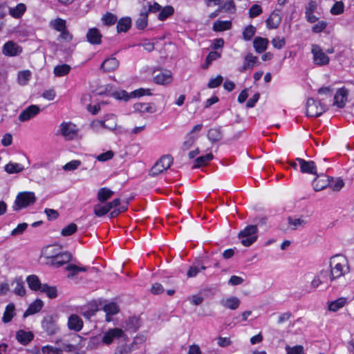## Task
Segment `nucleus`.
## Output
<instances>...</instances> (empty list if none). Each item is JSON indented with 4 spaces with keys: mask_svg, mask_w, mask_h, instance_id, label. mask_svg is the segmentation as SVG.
<instances>
[{
    "mask_svg": "<svg viewBox=\"0 0 354 354\" xmlns=\"http://www.w3.org/2000/svg\"><path fill=\"white\" fill-rule=\"evenodd\" d=\"M117 100H123L124 101H128L131 97H141L144 95H151V93L149 89L139 88L135 90L129 94L126 91H115L111 93Z\"/></svg>",
    "mask_w": 354,
    "mask_h": 354,
    "instance_id": "0eeeda50",
    "label": "nucleus"
},
{
    "mask_svg": "<svg viewBox=\"0 0 354 354\" xmlns=\"http://www.w3.org/2000/svg\"><path fill=\"white\" fill-rule=\"evenodd\" d=\"M232 24H214L213 30L214 31H223L231 28Z\"/></svg>",
    "mask_w": 354,
    "mask_h": 354,
    "instance_id": "e2e57ef3",
    "label": "nucleus"
},
{
    "mask_svg": "<svg viewBox=\"0 0 354 354\" xmlns=\"http://www.w3.org/2000/svg\"><path fill=\"white\" fill-rule=\"evenodd\" d=\"M15 304L13 303L8 304L6 306L5 311L3 313V317H2V322L3 323L10 322L15 315Z\"/></svg>",
    "mask_w": 354,
    "mask_h": 354,
    "instance_id": "a878e982",
    "label": "nucleus"
},
{
    "mask_svg": "<svg viewBox=\"0 0 354 354\" xmlns=\"http://www.w3.org/2000/svg\"><path fill=\"white\" fill-rule=\"evenodd\" d=\"M54 249L53 246H48L44 251L45 257L48 261H52L53 257H55V254H58L57 252H54Z\"/></svg>",
    "mask_w": 354,
    "mask_h": 354,
    "instance_id": "0e129e2a",
    "label": "nucleus"
},
{
    "mask_svg": "<svg viewBox=\"0 0 354 354\" xmlns=\"http://www.w3.org/2000/svg\"><path fill=\"white\" fill-rule=\"evenodd\" d=\"M102 22H131V19L129 17H122L120 20H118V17L116 15L111 13L106 12L102 17Z\"/></svg>",
    "mask_w": 354,
    "mask_h": 354,
    "instance_id": "c85d7f7f",
    "label": "nucleus"
},
{
    "mask_svg": "<svg viewBox=\"0 0 354 354\" xmlns=\"http://www.w3.org/2000/svg\"><path fill=\"white\" fill-rule=\"evenodd\" d=\"M71 257V254L69 252L55 254V257H53L52 261H48L47 263L55 268H59L69 262Z\"/></svg>",
    "mask_w": 354,
    "mask_h": 354,
    "instance_id": "f8f14e48",
    "label": "nucleus"
},
{
    "mask_svg": "<svg viewBox=\"0 0 354 354\" xmlns=\"http://www.w3.org/2000/svg\"><path fill=\"white\" fill-rule=\"evenodd\" d=\"M102 35L95 28H90V44H100L102 42Z\"/></svg>",
    "mask_w": 354,
    "mask_h": 354,
    "instance_id": "2f4dec72",
    "label": "nucleus"
},
{
    "mask_svg": "<svg viewBox=\"0 0 354 354\" xmlns=\"http://www.w3.org/2000/svg\"><path fill=\"white\" fill-rule=\"evenodd\" d=\"M77 225L76 224L72 223L64 227L62 231L61 234L64 236H71L74 234L77 231Z\"/></svg>",
    "mask_w": 354,
    "mask_h": 354,
    "instance_id": "09e8293b",
    "label": "nucleus"
},
{
    "mask_svg": "<svg viewBox=\"0 0 354 354\" xmlns=\"http://www.w3.org/2000/svg\"><path fill=\"white\" fill-rule=\"evenodd\" d=\"M126 327L129 330H133L134 332L140 327V319L136 317H129L126 321Z\"/></svg>",
    "mask_w": 354,
    "mask_h": 354,
    "instance_id": "79ce46f5",
    "label": "nucleus"
},
{
    "mask_svg": "<svg viewBox=\"0 0 354 354\" xmlns=\"http://www.w3.org/2000/svg\"><path fill=\"white\" fill-rule=\"evenodd\" d=\"M241 301L236 297H230L225 299H222L221 301V304L223 307L229 308L230 310L237 309L239 307Z\"/></svg>",
    "mask_w": 354,
    "mask_h": 354,
    "instance_id": "b1692460",
    "label": "nucleus"
},
{
    "mask_svg": "<svg viewBox=\"0 0 354 354\" xmlns=\"http://www.w3.org/2000/svg\"><path fill=\"white\" fill-rule=\"evenodd\" d=\"M40 112V108L37 105H30L23 110L18 119L20 122H26L33 118Z\"/></svg>",
    "mask_w": 354,
    "mask_h": 354,
    "instance_id": "9b49d317",
    "label": "nucleus"
},
{
    "mask_svg": "<svg viewBox=\"0 0 354 354\" xmlns=\"http://www.w3.org/2000/svg\"><path fill=\"white\" fill-rule=\"evenodd\" d=\"M223 80V77L220 75L215 78L211 79L207 84L208 88H213L219 86L221 84Z\"/></svg>",
    "mask_w": 354,
    "mask_h": 354,
    "instance_id": "5fc2aeb1",
    "label": "nucleus"
},
{
    "mask_svg": "<svg viewBox=\"0 0 354 354\" xmlns=\"http://www.w3.org/2000/svg\"><path fill=\"white\" fill-rule=\"evenodd\" d=\"M28 224L26 223H22L19 224L16 228L13 229L11 232L12 236H17L21 234L27 228Z\"/></svg>",
    "mask_w": 354,
    "mask_h": 354,
    "instance_id": "6e6d98bb",
    "label": "nucleus"
},
{
    "mask_svg": "<svg viewBox=\"0 0 354 354\" xmlns=\"http://www.w3.org/2000/svg\"><path fill=\"white\" fill-rule=\"evenodd\" d=\"M3 53L7 56H16L20 54L22 48L12 41L6 42L3 46Z\"/></svg>",
    "mask_w": 354,
    "mask_h": 354,
    "instance_id": "dca6fc26",
    "label": "nucleus"
},
{
    "mask_svg": "<svg viewBox=\"0 0 354 354\" xmlns=\"http://www.w3.org/2000/svg\"><path fill=\"white\" fill-rule=\"evenodd\" d=\"M174 12V9L171 6H167L162 8L158 15V19L160 21L166 20L169 16L172 15Z\"/></svg>",
    "mask_w": 354,
    "mask_h": 354,
    "instance_id": "f704fd0d",
    "label": "nucleus"
},
{
    "mask_svg": "<svg viewBox=\"0 0 354 354\" xmlns=\"http://www.w3.org/2000/svg\"><path fill=\"white\" fill-rule=\"evenodd\" d=\"M41 292L45 293L50 299H55L57 297V290L55 286H50L47 283H43Z\"/></svg>",
    "mask_w": 354,
    "mask_h": 354,
    "instance_id": "c9c22d12",
    "label": "nucleus"
},
{
    "mask_svg": "<svg viewBox=\"0 0 354 354\" xmlns=\"http://www.w3.org/2000/svg\"><path fill=\"white\" fill-rule=\"evenodd\" d=\"M173 163V158L170 155L162 156L151 167L149 175L156 176L169 169Z\"/></svg>",
    "mask_w": 354,
    "mask_h": 354,
    "instance_id": "20e7f679",
    "label": "nucleus"
},
{
    "mask_svg": "<svg viewBox=\"0 0 354 354\" xmlns=\"http://www.w3.org/2000/svg\"><path fill=\"white\" fill-rule=\"evenodd\" d=\"M12 286H15L13 292L15 295L19 296H24L26 294V289L24 287V283L21 278H17L12 283Z\"/></svg>",
    "mask_w": 354,
    "mask_h": 354,
    "instance_id": "cd10ccee",
    "label": "nucleus"
},
{
    "mask_svg": "<svg viewBox=\"0 0 354 354\" xmlns=\"http://www.w3.org/2000/svg\"><path fill=\"white\" fill-rule=\"evenodd\" d=\"M102 307L103 303L100 299L90 301V316L100 309H102Z\"/></svg>",
    "mask_w": 354,
    "mask_h": 354,
    "instance_id": "3c124183",
    "label": "nucleus"
},
{
    "mask_svg": "<svg viewBox=\"0 0 354 354\" xmlns=\"http://www.w3.org/2000/svg\"><path fill=\"white\" fill-rule=\"evenodd\" d=\"M133 108L136 111H139L141 113H145V112L153 113L155 111L154 109L151 106H150L149 104H147V103H141V102L136 103L133 106Z\"/></svg>",
    "mask_w": 354,
    "mask_h": 354,
    "instance_id": "a19ab883",
    "label": "nucleus"
},
{
    "mask_svg": "<svg viewBox=\"0 0 354 354\" xmlns=\"http://www.w3.org/2000/svg\"><path fill=\"white\" fill-rule=\"evenodd\" d=\"M57 134L62 135L66 140H73L77 136L78 129L75 124L71 122H63L60 124Z\"/></svg>",
    "mask_w": 354,
    "mask_h": 354,
    "instance_id": "423d86ee",
    "label": "nucleus"
},
{
    "mask_svg": "<svg viewBox=\"0 0 354 354\" xmlns=\"http://www.w3.org/2000/svg\"><path fill=\"white\" fill-rule=\"evenodd\" d=\"M102 344L103 342L100 335L90 338V348H97L99 345H102Z\"/></svg>",
    "mask_w": 354,
    "mask_h": 354,
    "instance_id": "052dcab7",
    "label": "nucleus"
},
{
    "mask_svg": "<svg viewBox=\"0 0 354 354\" xmlns=\"http://www.w3.org/2000/svg\"><path fill=\"white\" fill-rule=\"evenodd\" d=\"M222 136V132L219 128L210 129L207 133V138L212 142L219 141Z\"/></svg>",
    "mask_w": 354,
    "mask_h": 354,
    "instance_id": "473e14b6",
    "label": "nucleus"
},
{
    "mask_svg": "<svg viewBox=\"0 0 354 354\" xmlns=\"http://www.w3.org/2000/svg\"><path fill=\"white\" fill-rule=\"evenodd\" d=\"M346 304V299L339 298L329 304L328 309L330 311L336 312L340 308H342Z\"/></svg>",
    "mask_w": 354,
    "mask_h": 354,
    "instance_id": "37998d69",
    "label": "nucleus"
},
{
    "mask_svg": "<svg viewBox=\"0 0 354 354\" xmlns=\"http://www.w3.org/2000/svg\"><path fill=\"white\" fill-rule=\"evenodd\" d=\"M81 164L80 160H72L63 166L65 171H72L77 169Z\"/></svg>",
    "mask_w": 354,
    "mask_h": 354,
    "instance_id": "13d9d810",
    "label": "nucleus"
},
{
    "mask_svg": "<svg viewBox=\"0 0 354 354\" xmlns=\"http://www.w3.org/2000/svg\"><path fill=\"white\" fill-rule=\"evenodd\" d=\"M344 6L342 1H337L330 9V13L334 15H340L344 12Z\"/></svg>",
    "mask_w": 354,
    "mask_h": 354,
    "instance_id": "603ef678",
    "label": "nucleus"
},
{
    "mask_svg": "<svg viewBox=\"0 0 354 354\" xmlns=\"http://www.w3.org/2000/svg\"><path fill=\"white\" fill-rule=\"evenodd\" d=\"M172 73L170 71L160 72L159 74L154 76V82L158 84H169L172 82Z\"/></svg>",
    "mask_w": 354,
    "mask_h": 354,
    "instance_id": "a211bd4d",
    "label": "nucleus"
},
{
    "mask_svg": "<svg viewBox=\"0 0 354 354\" xmlns=\"http://www.w3.org/2000/svg\"><path fill=\"white\" fill-rule=\"evenodd\" d=\"M26 281L28 287L34 291H41L43 288V283H41L37 275L31 274L27 277Z\"/></svg>",
    "mask_w": 354,
    "mask_h": 354,
    "instance_id": "5701e85b",
    "label": "nucleus"
},
{
    "mask_svg": "<svg viewBox=\"0 0 354 354\" xmlns=\"http://www.w3.org/2000/svg\"><path fill=\"white\" fill-rule=\"evenodd\" d=\"M111 119H115V115L113 114L107 115L104 120H95L91 122L90 127L95 131H98L100 129H107L109 130H114L116 129L117 124L115 121L111 125H106V122Z\"/></svg>",
    "mask_w": 354,
    "mask_h": 354,
    "instance_id": "1a4fd4ad",
    "label": "nucleus"
},
{
    "mask_svg": "<svg viewBox=\"0 0 354 354\" xmlns=\"http://www.w3.org/2000/svg\"><path fill=\"white\" fill-rule=\"evenodd\" d=\"M43 301L39 299H36L29 305L28 308L24 312L23 317L26 318L29 315L39 313L43 308Z\"/></svg>",
    "mask_w": 354,
    "mask_h": 354,
    "instance_id": "6ab92c4d",
    "label": "nucleus"
},
{
    "mask_svg": "<svg viewBox=\"0 0 354 354\" xmlns=\"http://www.w3.org/2000/svg\"><path fill=\"white\" fill-rule=\"evenodd\" d=\"M113 156H114L113 151L111 150H109L105 153H102L97 156L95 158L98 161L104 162V161H107L109 160L112 159Z\"/></svg>",
    "mask_w": 354,
    "mask_h": 354,
    "instance_id": "864d4df0",
    "label": "nucleus"
},
{
    "mask_svg": "<svg viewBox=\"0 0 354 354\" xmlns=\"http://www.w3.org/2000/svg\"><path fill=\"white\" fill-rule=\"evenodd\" d=\"M66 269L69 272L68 277H73L78 274L80 272H86L87 270L86 267H79L75 264L68 265Z\"/></svg>",
    "mask_w": 354,
    "mask_h": 354,
    "instance_id": "ea45409f",
    "label": "nucleus"
},
{
    "mask_svg": "<svg viewBox=\"0 0 354 354\" xmlns=\"http://www.w3.org/2000/svg\"><path fill=\"white\" fill-rule=\"evenodd\" d=\"M102 309L106 314V322H110L111 321L110 316L115 315L119 311L118 306L115 303H113V302L110 303L109 304H106V305L103 304Z\"/></svg>",
    "mask_w": 354,
    "mask_h": 354,
    "instance_id": "393cba45",
    "label": "nucleus"
},
{
    "mask_svg": "<svg viewBox=\"0 0 354 354\" xmlns=\"http://www.w3.org/2000/svg\"><path fill=\"white\" fill-rule=\"evenodd\" d=\"M329 279L333 281L350 272V267L346 259L342 255H335L330 258L329 263Z\"/></svg>",
    "mask_w": 354,
    "mask_h": 354,
    "instance_id": "f257e3e1",
    "label": "nucleus"
},
{
    "mask_svg": "<svg viewBox=\"0 0 354 354\" xmlns=\"http://www.w3.org/2000/svg\"><path fill=\"white\" fill-rule=\"evenodd\" d=\"M41 326L43 329L46 332V333L49 335H53L59 330V327L53 317V316L49 315L44 318L41 322Z\"/></svg>",
    "mask_w": 354,
    "mask_h": 354,
    "instance_id": "9d476101",
    "label": "nucleus"
},
{
    "mask_svg": "<svg viewBox=\"0 0 354 354\" xmlns=\"http://www.w3.org/2000/svg\"><path fill=\"white\" fill-rule=\"evenodd\" d=\"M93 212L95 216H102L106 214L109 212V209L106 203L104 205L97 204L93 207Z\"/></svg>",
    "mask_w": 354,
    "mask_h": 354,
    "instance_id": "a18cd8bd",
    "label": "nucleus"
},
{
    "mask_svg": "<svg viewBox=\"0 0 354 354\" xmlns=\"http://www.w3.org/2000/svg\"><path fill=\"white\" fill-rule=\"evenodd\" d=\"M213 158L214 156L211 153H207L205 156L198 157L195 160V165L193 166V168H198L201 166L207 165L209 161L213 159Z\"/></svg>",
    "mask_w": 354,
    "mask_h": 354,
    "instance_id": "e433bc0d",
    "label": "nucleus"
},
{
    "mask_svg": "<svg viewBox=\"0 0 354 354\" xmlns=\"http://www.w3.org/2000/svg\"><path fill=\"white\" fill-rule=\"evenodd\" d=\"M296 160L299 162L300 165V170L302 173H307L317 176V168L314 161H307L300 158H296Z\"/></svg>",
    "mask_w": 354,
    "mask_h": 354,
    "instance_id": "4468645a",
    "label": "nucleus"
},
{
    "mask_svg": "<svg viewBox=\"0 0 354 354\" xmlns=\"http://www.w3.org/2000/svg\"><path fill=\"white\" fill-rule=\"evenodd\" d=\"M258 58L256 56H253L252 54L249 53L245 57L244 64L240 71H244L248 68H252L254 64L257 62Z\"/></svg>",
    "mask_w": 354,
    "mask_h": 354,
    "instance_id": "58836bf2",
    "label": "nucleus"
},
{
    "mask_svg": "<svg viewBox=\"0 0 354 354\" xmlns=\"http://www.w3.org/2000/svg\"><path fill=\"white\" fill-rule=\"evenodd\" d=\"M71 70V66L66 64L57 65L54 68V74L57 77H62L67 75Z\"/></svg>",
    "mask_w": 354,
    "mask_h": 354,
    "instance_id": "4c0bfd02",
    "label": "nucleus"
},
{
    "mask_svg": "<svg viewBox=\"0 0 354 354\" xmlns=\"http://www.w3.org/2000/svg\"><path fill=\"white\" fill-rule=\"evenodd\" d=\"M114 192L106 187L100 188L97 192V199L100 202L104 203L111 198Z\"/></svg>",
    "mask_w": 354,
    "mask_h": 354,
    "instance_id": "c756f323",
    "label": "nucleus"
},
{
    "mask_svg": "<svg viewBox=\"0 0 354 354\" xmlns=\"http://www.w3.org/2000/svg\"><path fill=\"white\" fill-rule=\"evenodd\" d=\"M287 354H304V348L302 346H295L290 347L287 346L286 348Z\"/></svg>",
    "mask_w": 354,
    "mask_h": 354,
    "instance_id": "4d7b16f0",
    "label": "nucleus"
},
{
    "mask_svg": "<svg viewBox=\"0 0 354 354\" xmlns=\"http://www.w3.org/2000/svg\"><path fill=\"white\" fill-rule=\"evenodd\" d=\"M262 12V9L257 4L253 5L249 10V15L250 17H254L259 15Z\"/></svg>",
    "mask_w": 354,
    "mask_h": 354,
    "instance_id": "bf43d9fd",
    "label": "nucleus"
},
{
    "mask_svg": "<svg viewBox=\"0 0 354 354\" xmlns=\"http://www.w3.org/2000/svg\"><path fill=\"white\" fill-rule=\"evenodd\" d=\"M311 52L313 55V59L317 65H326L329 62V57L322 51L317 44L312 45Z\"/></svg>",
    "mask_w": 354,
    "mask_h": 354,
    "instance_id": "6e6552de",
    "label": "nucleus"
},
{
    "mask_svg": "<svg viewBox=\"0 0 354 354\" xmlns=\"http://www.w3.org/2000/svg\"><path fill=\"white\" fill-rule=\"evenodd\" d=\"M317 176V178H315L314 180L313 181V186L315 191L318 192L326 188L329 183L327 182V180H325L324 179L319 178L318 175Z\"/></svg>",
    "mask_w": 354,
    "mask_h": 354,
    "instance_id": "c03bdc74",
    "label": "nucleus"
},
{
    "mask_svg": "<svg viewBox=\"0 0 354 354\" xmlns=\"http://www.w3.org/2000/svg\"><path fill=\"white\" fill-rule=\"evenodd\" d=\"M268 44V40L267 39L259 37H256L253 41L254 48L258 53L264 52L267 48Z\"/></svg>",
    "mask_w": 354,
    "mask_h": 354,
    "instance_id": "bb28decb",
    "label": "nucleus"
},
{
    "mask_svg": "<svg viewBox=\"0 0 354 354\" xmlns=\"http://www.w3.org/2000/svg\"><path fill=\"white\" fill-rule=\"evenodd\" d=\"M30 77V72L28 71H21L18 75L19 81L21 84H25Z\"/></svg>",
    "mask_w": 354,
    "mask_h": 354,
    "instance_id": "69168bd1",
    "label": "nucleus"
},
{
    "mask_svg": "<svg viewBox=\"0 0 354 354\" xmlns=\"http://www.w3.org/2000/svg\"><path fill=\"white\" fill-rule=\"evenodd\" d=\"M5 171L10 174H17L22 171L24 169V167L19 163L9 162L6 165Z\"/></svg>",
    "mask_w": 354,
    "mask_h": 354,
    "instance_id": "7c9ffc66",
    "label": "nucleus"
},
{
    "mask_svg": "<svg viewBox=\"0 0 354 354\" xmlns=\"http://www.w3.org/2000/svg\"><path fill=\"white\" fill-rule=\"evenodd\" d=\"M26 7L24 3H19L15 8H9V12L15 18H19L26 11Z\"/></svg>",
    "mask_w": 354,
    "mask_h": 354,
    "instance_id": "72a5a7b5",
    "label": "nucleus"
},
{
    "mask_svg": "<svg viewBox=\"0 0 354 354\" xmlns=\"http://www.w3.org/2000/svg\"><path fill=\"white\" fill-rule=\"evenodd\" d=\"M288 223L294 225L293 230H295L297 226H304L306 224V221L301 218L292 219L291 217H289Z\"/></svg>",
    "mask_w": 354,
    "mask_h": 354,
    "instance_id": "680f3d73",
    "label": "nucleus"
},
{
    "mask_svg": "<svg viewBox=\"0 0 354 354\" xmlns=\"http://www.w3.org/2000/svg\"><path fill=\"white\" fill-rule=\"evenodd\" d=\"M244 281V279L240 277L233 275L230 277L228 281V284L231 286H237L241 284Z\"/></svg>",
    "mask_w": 354,
    "mask_h": 354,
    "instance_id": "338daca9",
    "label": "nucleus"
},
{
    "mask_svg": "<svg viewBox=\"0 0 354 354\" xmlns=\"http://www.w3.org/2000/svg\"><path fill=\"white\" fill-rule=\"evenodd\" d=\"M68 326L71 330L80 331L82 328L83 322L78 315L73 314L68 317Z\"/></svg>",
    "mask_w": 354,
    "mask_h": 354,
    "instance_id": "4be33fe9",
    "label": "nucleus"
},
{
    "mask_svg": "<svg viewBox=\"0 0 354 354\" xmlns=\"http://www.w3.org/2000/svg\"><path fill=\"white\" fill-rule=\"evenodd\" d=\"M34 338V334L31 331L19 330L16 333L17 340L23 345H27Z\"/></svg>",
    "mask_w": 354,
    "mask_h": 354,
    "instance_id": "aec40b11",
    "label": "nucleus"
},
{
    "mask_svg": "<svg viewBox=\"0 0 354 354\" xmlns=\"http://www.w3.org/2000/svg\"><path fill=\"white\" fill-rule=\"evenodd\" d=\"M11 33L15 34L16 37H26L29 34V30L24 26L19 24L11 30Z\"/></svg>",
    "mask_w": 354,
    "mask_h": 354,
    "instance_id": "49530a36",
    "label": "nucleus"
},
{
    "mask_svg": "<svg viewBox=\"0 0 354 354\" xmlns=\"http://www.w3.org/2000/svg\"><path fill=\"white\" fill-rule=\"evenodd\" d=\"M119 66V61L115 57H110L105 59L100 66V68L104 72H111Z\"/></svg>",
    "mask_w": 354,
    "mask_h": 354,
    "instance_id": "412c9836",
    "label": "nucleus"
},
{
    "mask_svg": "<svg viewBox=\"0 0 354 354\" xmlns=\"http://www.w3.org/2000/svg\"><path fill=\"white\" fill-rule=\"evenodd\" d=\"M92 264L93 266H90V281L98 283L101 281L103 275L104 266L94 261Z\"/></svg>",
    "mask_w": 354,
    "mask_h": 354,
    "instance_id": "ddd939ff",
    "label": "nucleus"
},
{
    "mask_svg": "<svg viewBox=\"0 0 354 354\" xmlns=\"http://www.w3.org/2000/svg\"><path fill=\"white\" fill-rule=\"evenodd\" d=\"M41 352L43 354H62V349L60 348L54 347L50 345H46L42 346Z\"/></svg>",
    "mask_w": 354,
    "mask_h": 354,
    "instance_id": "8fccbe9b",
    "label": "nucleus"
},
{
    "mask_svg": "<svg viewBox=\"0 0 354 354\" xmlns=\"http://www.w3.org/2000/svg\"><path fill=\"white\" fill-rule=\"evenodd\" d=\"M258 228L256 225L247 226L239 233V238L243 245L248 247L257 239Z\"/></svg>",
    "mask_w": 354,
    "mask_h": 354,
    "instance_id": "7ed1b4c3",
    "label": "nucleus"
},
{
    "mask_svg": "<svg viewBox=\"0 0 354 354\" xmlns=\"http://www.w3.org/2000/svg\"><path fill=\"white\" fill-rule=\"evenodd\" d=\"M348 91L345 88L338 89L334 96L333 105L339 108H343L345 106V102L347 100Z\"/></svg>",
    "mask_w": 354,
    "mask_h": 354,
    "instance_id": "f3484780",
    "label": "nucleus"
},
{
    "mask_svg": "<svg viewBox=\"0 0 354 354\" xmlns=\"http://www.w3.org/2000/svg\"><path fill=\"white\" fill-rule=\"evenodd\" d=\"M151 292L153 295H159L164 292V288L160 283H156L152 285V287L151 288Z\"/></svg>",
    "mask_w": 354,
    "mask_h": 354,
    "instance_id": "774afa93",
    "label": "nucleus"
},
{
    "mask_svg": "<svg viewBox=\"0 0 354 354\" xmlns=\"http://www.w3.org/2000/svg\"><path fill=\"white\" fill-rule=\"evenodd\" d=\"M327 108L321 101H315L308 98L306 102V115L308 117H319L326 111Z\"/></svg>",
    "mask_w": 354,
    "mask_h": 354,
    "instance_id": "39448f33",
    "label": "nucleus"
},
{
    "mask_svg": "<svg viewBox=\"0 0 354 354\" xmlns=\"http://www.w3.org/2000/svg\"><path fill=\"white\" fill-rule=\"evenodd\" d=\"M256 32V28L251 24L245 27L243 32V37L245 40H250L254 35Z\"/></svg>",
    "mask_w": 354,
    "mask_h": 354,
    "instance_id": "de8ad7c7",
    "label": "nucleus"
},
{
    "mask_svg": "<svg viewBox=\"0 0 354 354\" xmlns=\"http://www.w3.org/2000/svg\"><path fill=\"white\" fill-rule=\"evenodd\" d=\"M36 201V197L32 192H19L15 201L12 207L15 211H18L22 208L27 207L33 205Z\"/></svg>",
    "mask_w": 354,
    "mask_h": 354,
    "instance_id": "f03ea898",
    "label": "nucleus"
},
{
    "mask_svg": "<svg viewBox=\"0 0 354 354\" xmlns=\"http://www.w3.org/2000/svg\"><path fill=\"white\" fill-rule=\"evenodd\" d=\"M124 335L123 330L119 328H114L109 329L104 335L102 337L103 344H110L112 343L115 338H119L122 337Z\"/></svg>",
    "mask_w": 354,
    "mask_h": 354,
    "instance_id": "2eb2a0df",
    "label": "nucleus"
}]
</instances>
